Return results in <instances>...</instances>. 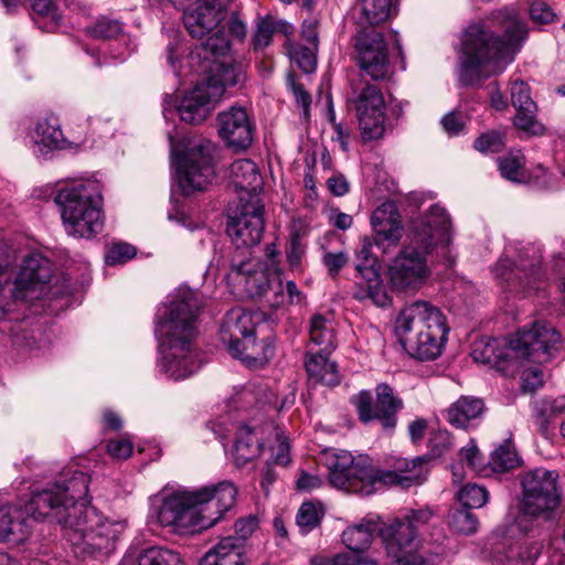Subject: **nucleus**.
Here are the masks:
<instances>
[{"label":"nucleus","instance_id":"1","mask_svg":"<svg viewBox=\"0 0 565 565\" xmlns=\"http://www.w3.org/2000/svg\"><path fill=\"white\" fill-rule=\"evenodd\" d=\"M89 477L77 469L64 470L56 481L33 492L25 513L34 520L52 518L64 527L76 557L108 556L125 530V523L109 519L88 505Z\"/></svg>","mask_w":565,"mask_h":565},{"label":"nucleus","instance_id":"2","mask_svg":"<svg viewBox=\"0 0 565 565\" xmlns=\"http://www.w3.org/2000/svg\"><path fill=\"white\" fill-rule=\"evenodd\" d=\"M202 300L198 291L180 287L156 316L157 367L168 379L184 380L200 369L193 341Z\"/></svg>","mask_w":565,"mask_h":565},{"label":"nucleus","instance_id":"3","mask_svg":"<svg viewBox=\"0 0 565 565\" xmlns=\"http://www.w3.org/2000/svg\"><path fill=\"white\" fill-rule=\"evenodd\" d=\"M494 19L502 24V39L483 24H471L462 34L459 78L465 85L502 73L527 36L516 8H503Z\"/></svg>","mask_w":565,"mask_h":565},{"label":"nucleus","instance_id":"4","mask_svg":"<svg viewBox=\"0 0 565 565\" xmlns=\"http://www.w3.org/2000/svg\"><path fill=\"white\" fill-rule=\"evenodd\" d=\"M237 487L221 481L192 490H178L154 498L157 520L177 534L194 533L215 525L236 503Z\"/></svg>","mask_w":565,"mask_h":565},{"label":"nucleus","instance_id":"5","mask_svg":"<svg viewBox=\"0 0 565 565\" xmlns=\"http://www.w3.org/2000/svg\"><path fill=\"white\" fill-rule=\"evenodd\" d=\"M450 232V217L439 205H433L426 215L414 221L409 242L388 265L392 288L403 292L418 290L430 276L428 256L438 244L449 243Z\"/></svg>","mask_w":565,"mask_h":565},{"label":"nucleus","instance_id":"6","mask_svg":"<svg viewBox=\"0 0 565 565\" xmlns=\"http://www.w3.org/2000/svg\"><path fill=\"white\" fill-rule=\"evenodd\" d=\"M329 482L347 492L370 495L383 486L409 488L420 484L428 473L427 460L417 457L401 459L394 470L375 469L367 456L354 458L347 450H330L326 454Z\"/></svg>","mask_w":565,"mask_h":565},{"label":"nucleus","instance_id":"7","mask_svg":"<svg viewBox=\"0 0 565 565\" xmlns=\"http://www.w3.org/2000/svg\"><path fill=\"white\" fill-rule=\"evenodd\" d=\"M52 264L41 254L26 256L13 273L8 248L0 246V319L19 303L42 297L52 277Z\"/></svg>","mask_w":565,"mask_h":565},{"label":"nucleus","instance_id":"8","mask_svg":"<svg viewBox=\"0 0 565 565\" xmlns=\"http://www.w3.org/2000/svg\"><path fill=\"white\" fill-rule=\"evenodd\" d=\"M64 228L70 236L93 238L104 228L103 199L92 181H74L61 188L55 196Z\"/></svg>","mask_w":565,"mask_h":565},{"label":"nucleus","instance_id":"9","mask_svg":"<svg viewBox=\"0 0 565 565\" xmlns=\"http://www.w3.org/2000/svg\"><path fill=\"white\" fill-rule=\"evenodd\" d=\"M171 160L179 189L185 195L204 191L214 177L215 145L205 138H183L175 141L168 134Z\"/></svg>","mask_w":565,"mask_h":565},{"label":"nucleus","instance_id":"10","mask_svg":"<svg viewBox=\"0 0 565 565\" xmlns=\"http://www.w3.org/2000/svg\"><path fill=\"white\" fill-rule=\"evenodd\" d=\"M558 473L537 468L524 473L522 478L523 500L522 513L516 518V526L522 531L529 530L523 525L527 516H539L555 510L561 501L557 489Z\"/></svg>","mask_w":565,"mask_h":565},{"label":"nucleus","instance_id":"11","mask_svg":"<svg viewBox=\"0 0 565 565\" xmlns=\"http://www.w3.org/2000/svg\"><path fill=\"white\" fill-rule=\"evenodd\" d=\"M561 345L559 332L546 321H535L531 328L522 329L509 342L505 356L518 360L520 369L525 361L548 362Z\"/></svg>","mask_w":565,"mask_h":565},{"label":"nucleus","instance_id":"12","mask_svg":"<svg viewBox=\"0 0 565 565\" xmlns=\"http://www.w3.org/2000/svg\"><path fill=\"white\" fill-rule=\"evenodd\" d=\"M348 108L355 111L363 140L383 137L385 131V102L381 90L362 78L351 82L347 97Z\"/></svg>","mask_w":565,"mask_h":565},{"label":"nucleus","instance_id":"13","mask_svg":"<svg viewBox=\"0 0 565 565\" xmlns=\"http://www.w3.org/2000/svg\"><path fill=\"white\" fill-rule=\"evenodd\" d=\"M541 252L535 246L522 247L515 259L505 255L493 267V275L500 282L521 289L525 295L540 290L544 285V275L540 269Z\"/></svg>","mask_w":565,"mask_h":565},{"label":"nucleus","instance_id":"14","mask_svg":"<svg viewBox=\"0 0 565 565\" xmlns=\"http://www.w3.org/2000/svg\"><path fill=\"white\" fill-rule=\"evenodd\" d=\"M354 60L361 72L373 81H383L392 73L387 44L374 28L361 26L353 36Z\"/></svg>","mask_w":565,"mask_h":565},{"label":"nucleus","instance_id":"15","mask_svg":"<svg viewBox=\"0 0 565 565\" xmlns=\"http://www.w3.org/2000/svg\"><path fill=\"white\" fill-rule=\"evenodd\" d=\"M265 230L264 204L260 198L245 200L241 196L235 209L228 215L227 234L237 248L257 245Z\"/></svg>","mask_w":565,"mask_h":565},{"label":"nucleus","instance_id":"16","mask_svg":"<svg viewBox=\"0 0 565 565\" xmlns=\"http://www.w3.org/2000/svg\"><path fill=\"white\" fill-rule=\"evenodd\" d=\"M275 273L279 270L269 268L257 258L235 255L227 273V281L246 297H264L267 300L273 291Z\"/></svg>","mask_w":565,"mask_h":565},{"label":"nucleus","instance_id":"17","mask_svg":"<svg viewBox=\"0 0 565 565\" xmlns=\"http://www.w3.org/2000/svg\"><path fill=\"white\" fill-rule=\"evenodd\" d=\"M351 401L362 423L379 420L385 430L395 428L396 414L403 407L402 399L396 397L393 388L384 383L376 386V405L373 404V397L369 391H361Z\"/></svg>","mask_w":565,"mask_h":565},{"label":"nucleus","instance_id":"18","mask_svg":"<svg viewBox=\"0 0 565 565\" xmlns=\"http://www.w3.org/2000/svg\"><path fill=\"white\" fill-rule=\"evenodd\" d=\"M232 0H198L183 13V22L193 38L212 32L227 15Z\"/></svg>","mask_w":565,"mask_h":565},{"label":"nucleus","instance_id":"19","mask_svg":"<svg viewBox=\"0 0 565 565\" xmlns=\"http://www.w3.org/2000/svg\"><path fill=\"white\" fill-rule=\"evenodd\" d=\"M371 226L374 244L384 254L396 247L404 234L402 216L391 201L382 203L373 211Z\"/></svg>","mask_w":565,"mask_h":565},{"label":"nucleus","instance_id":"20","mask_svg":"<svg viewBox=\"0 0 565 565\" xmlns=\"http://www.w3.org/2000/svg\"><path fill=\"white\" fill-rule=\"evenodd\" d=\"M222 97V87H209L199 83L188 92L177 106L181 120L195 125L204 121Z\"/></svg>","mask_w":565,"mask_h":565},{"label":"nucleus","instance_id":"21","mask_svg":"<svg viewBox=\"0 0 565 565\" xmlns=\"http://www.w3.org/2000/svg\"><path fill=\"white\" fill-rule=\"evenodd\" d=\"M435 316L444 318L439 309L426 301H415L404 307L395 322V333L401 344L405 347L408 343V338L427 329Z\"/></svg>","mask_w":565,"mask_h":565},{"label":"nucleus","instance_id":"22","mask_svg":"<svg viewBox=\"0 0 565 565\" xmlns=\"http://www.w3.org/2000/svg\"><path fill=\"white\" fill-rule=\"evenodd\" d=\"M379 534L387 554L397 562H403L417 546L415 524L409 520L396 519L379 529Z\"/></svg>","mask_w":565,"mask_h":565},{"label":"nucleus","instance_id":"23","mask_svg":"<svg viewBox=\"0 0 565 565\" xmlns=\"http://www.w3.org/2000/svg\"><path fill=\"white\" fill-rule=\"evenodd\" d=\"M218 127L222 139L235 150H245L252 145L253 127L245 108L232 107L221 113Z\"/></svg>","mask_w":565,"mask_h":565},{"label":"nucleus","instance_id":"24","mask_svg":"<svg viewBox=\"0 0 565 565\" xmlns=\"http://www.w3.org/2000/svg\"><path fill=\"white\" fill-rule=\"evenodd\" d=\"M511 103L516 110L514 125L518 129L530 135H543L544 126L536 119L537 107L531 97L526 83L515 79L511 83Z\"/></svg>","mask_w":565,"mask_h":565},{"label":"nucleus","instance_id":"25","mask_svg":"<svg viewBox=\"0 0 565 565\" xmlns=\"http://www.w3.org/2000/svg\"><path fill=\"white\" fill-rule=\"evenodd\" d=\"M447 332L445 317L440 319L435 316L430 326L417 335L408 338V343L404 348L418 360H434L441 353Z\"/></svg>","mask_w":565,"mask_h":565},{"label":"nucleus","instance_id":"26","mask_svg":"<svg viewBox=\"0 0 565 565\" xmlns=\"http://www.w3.org/2000/svg\"><path fill=\"white\" fill-rule=\"evenodd\" d=\"M29 147L36 157L46 158L55 150L63 149L65 138L56 118H41L28 132Z\"/></svg>","mask_w":565,"mask_h":565},{"label":"nucleus","instance_id":"27","mask_svg":"<svg viewBox=\"0 0 565 565\" xmlns=\"http://www.w3.org/2000/svg\"><path fill=\"white\" fill-rule=\"evenodd\" d=\"M255 321L252 312L243 308L231 309L223 318L220 339L228 352L241 345L247 337L255 333Z\"/></svg>","mask_w":565,"mask_h":565},{"label":"nucleus","instance_id":"28","mask_svg":"<svg viewBox=\"0 0 565 565\" xmlns=\"http://www.w3.org/2000/svg\"><path fill=\"white\" fill-rule=\"evenodd\" d=\"M231 182L241 196L252 200V196L260 198L262 177L256 164L248 159L236 160L230 168Z\"/></svg>","mask_w":565,"mask_h":565},{"label":"nucleus","instance_id":"29","mask_svg":"<svg viewBox=\"0 0 565 565\" xmlns=\"http://www.w3.org/2000/svg\"><path fill=\"white\" fill-rule=\"evenodd\" d=\"M499 345L498 339L482 338L475 341L471 356L478 363L498 365L505 374L513 375L520 370L519 361L505 356L509 344L503 350H500Z\"/></svg>","mask_w":565,"mask_h":565},{"label":"nucleus","instance_id":"30","mask_svg":"<svg viewBox=\"0 0 565 565\" xmlns=\"http://www.w3.org/2000/svg\"><path fill=\"white\" fill-rule=\"evenodd\" d=\"M200 565H249V561L246 555H243L239 541L221 539L206 552Z\"/></svg>","mask_w":565,"mask_h":565},{"label":"nucleus","instance_id":"31","mask_svg":"<svg viewBox=\"0 0 565 565\" xmlns=\"http://www.w3.org/2000/svg\"><path fill=\"white\" fill-rule=\"evenodd\" d=\"M30 533L28 520L15 505H0V541L22 542Z\"/></svg>","mask_w":565,"mask_h":565},{"label":"nucleus","instance_id":"32","mask_svg":"<svg viewBox=\"0 0 565 565\" xmlns=\"http://www.w3.org/2000/svg\"><path fill=\"white\" fill-rule=\"evenodd\" d=\"M230 353L233 358L241 360L247 367H260L273 356L274 347L268 340L256 341L254 334H252Z\"/></svg>","mask_w":565,"mask_h":565},{"label":"nucleus","instance_id":"33","mask_svg":"<svg viewBox=\"0 0 565 565\" xmlns=\"http://www.w3.org/2000/svg\"><path fill=\"white\" fill-rule=\"evenodd\" d=\"M330 353L321 349L318 353H307L305 366L311 380L333 386L339 383V375L335 363L329 359Z\"/></svg>","mask_w":565,"mask_h":565},{"label":"nucleus","instance_id":"34","mask_svg":"<svg viewBox=\"0 0 565 565\" xmlns=\"http://www.w3.org/2000/svg\"><path fill=\"white\" fill-rule=\"evenodd\" d=\"M379 529L373 519H362L359 523L348 526L342 532V543L350 551L363 554L371 546L373 535Z\"/></svg>","mask_w":565,"mask_h":565},{"label":"nucleus","instance_id":"35","mask_svg":"<svg viewBox=\"0 0 565 565\" xmlns=\"http://www.w3.org/2000/svg\"><path fill=\"white\" fill-rule=\"evenodd\" d=\"M263 449L256 431L248 426H242L237 434L233 448V460L241 467L256 459Z\"/></svg>","mask_w":565,"mask_h":565},{"label":"nucleus","instance_id":"36","mask_svg":"<svg viewBox=\"0 0 565 565\" xmlns=\"http://www.w3.org/2000/svg\"><path fill=\"white\" fill-rule=\"evenodd\" d=\"M483 402L471 396H461L447 409V420L457 428H466L470 420L483 412Z\"/></svg>","mask_w":565,"mask_h":565},{"label":"nucleus","instance_id":"37","mask_svg":"<svg viewBox=\"0 0 565 565\" xmlns=\"http://www.w3.org/2000/svg\"><path fill=\"white\" fill-rule=\"evenodd\" d=\"M306 300V296L300 291L292 280L282 282L281 273H275L273 291L267 296V303L271 308H281L290 305H300Z\"/></svg>","mask_w":565,"mask_h":565},{"label":"nucleus","instance_id":"38","mask_svg":"<svg viewBox=\"0 0 565 565\" xmlns=\"http://www.w3.org/2000/svg\"><path fill=\"white\" fill-rule=\"evenodd\" d=\"M309 337L310 342L319 347L322 352H332L335 348L332 319L321 313L313 315L309 322Z\"/></svg>","mask_w":565,"mask_h":565},{"label":"nucleus","instance_id":"39","mask_svg":"<svg viewBox=\"0 0 565 565\" xmlns=\"http://www.w3.org/2000/svg\"><path fill=\"white\" fill-rule=\"evenodd\" d=\"M212 75L202 82L209 87L221 86L222 94L226 87L235 86L244 77V70L239 63H218L213 61L211 66Z\"/></svg>","mask_w":565,"mask_h":565},{"label":"nucleus","instance_id":"40","mask_svg":"<svg viewBox=\"0 0 565 565\" xmlns=\"http://www.w3.org/2000/svg\"><path fill=\"white\" fill-rule=\"evenodd\" d=\"M360 23L370 28L388 20L394 11L393 0H358Z\"/></svg>","mask_w":565,"mask_h":565},{"label":"nucleus","instance_id":"41","mask_svg":"<svg viewBox=\"0 0 565 565\" xmlns=\"http://www.w3.org/2000/svg\"><path fill=\"white\" fill-rule=\"evenodd\" d=\"M120 565H184L179 553L162 547L150 546L145 548L138 556L135 564L130 559L125 558Z\"/></svg>","mask_w":565,"mask_h":565},{"label":"nucleus","instance_id":"42","mask_svg":"<svg viewBox=\"0 0 565 565\" xmlns=\"http://www.w3.org/2000/svg\"><path fill=\"white\" fill-rule=\"evenodd\" d=\"M365 284L361 286L354 291L353 296L355 299L363 301L370 299L374 305L379 307H385L390 303V297L385 290V287L382 285L380 274H375V278L373 277H361Z\"/></svg>","mask_w":565,"mask_h":565},{"label":"nucleus","instance_id":"43","mask_svg":"<svg viewBox=\"0 0 565 565\" xmlns=\"http://www.w3.org/2000/svg\"><path fill=\"white\" fill-rule=\"evenodd\" d=\"M525 158L521 151H511L507 157L498 159V167L501 175L512 182H524L526 180L524 171Z\"/></svg>","mask_w":565,"mask_h":565},{"label":"nucleus","instance_id":"44","mask_svg":"<svg viewBox=\"0 0 565 565\" xmlns=\"http://www.w3.org/2000/svg\"><path fill=\"white\" fill-rule=\"evenodd\" d=\"M374 239L371 241L369 237H363L360 243V247L356 250V265L355 269L361 277H373L377 270V259L373 254Z\"/></svg>","mask_w":565,"mask_h":565},{"label":"nucleus","instance_id":"45","mask_svg":"<svg viewBox=\"0 0 565 565\" xmlns=\"http://www.w3.org/2000/svg\"><path fill=\"white\" fill-rule=\"evenodd\" d=\"M449 527L461 535H472L477 532L479 521L469 509H456L448 516Z\"/></svg>","mask_w":565,"mask_h":565},{"label":"nucleus","instance_id":"46","mask_svg":"<svg viewBox=\"0 0 565 565\" xmlns=\"http://www.w3.org/2000/svg\"><path fill=\"white\" fill-rule=\"evenodd\" d=\"M542 545L531 543L529 545L512 546L505 555L502 565H535L541 554Z\"/></svg>","mask_w":565,"mask_h":565},{"label":"nucleus","instance_id":"47","mask_svg":"<svg viewBox=\"0 0 565 565\" xmlns=\"http://www.w3.org/2000/svg\"><path fill=\"white\" fill-rule=\"evenodd\" d=\"M519 457L510 443L495 448L491 455L489 465L494 472H504L519 465Z\"/></svg>","mask_w":565,"mask_h":565},{"label":"nucleus","instance_id":"48","mask_svg":"<svg viewBox=\"0 0 565 565\" xmlns=\"http://www.w3.org/2000/svg\"><path fill=\"white\" fill-rule=\"evenodd\" d=\"M323 516L321 503L305 502L297 513V524L302 533L313 530Z\"/></svg>","mask_w":565,"mask_h":565},{"label":"nucleus","instance_id":"49","mask_svg":"<svg viewBox=\"0 0 565 565\" xmlns=\"http://www.w3.org/2000/svg\"><path fill=\"white\" fill-rule=\"evenodd\" d=\"M317 51L318 46L315 45H295L289 51V55L305 73H312L317 66Z\"/></svg>","mask_w":565,"mask_h":565},{"label":"nucleus","instance_id":"50","mask_svg":"<svg viewBox=\"0 0 565 565\" xmlns=\"http://www.w3.org/2000/svg\"><path fill=\"white\" fill-rule=\"evenodd\" d=\"M230 47L228 40L226 39L223 31L218 30L212 35L207 36L205 41L201 43V51L199 56H203L204 60L214 57L216 61L218 56L224 55Z\"/></svg>","mask_w":565,"mask_h":565},{"label":"nucleus","instance_id":"51","mask_svg":"<svg viewBox=\"0 0 565 565\" xmlns=\"http://www.w3.org/2000/svg\"><path fill=\"white\" fill-rule=\"evenodd\" d=\"M276 30V22L270 15L258 18L256 21V29L253 34L254 49L263 50L268 46Z\"/></svg>","mask_w":565,"mask_h":565},{"label":"nucleus","instance_id":"52","mask_svg":"<svg viewBox=\"0 0 565 565\" xmlns=\"http://www.w3.org/2000/svg\"><path fill=\"white\" fill-rule=\"evenodd\" d=\"M458 498L466 509L483 507L488 501V491L478 484H466L459 491Z\"/></svg>","mask_w":565,"mask_h":565},{"label":"nucleus","instance_id":"53","mask_svg":"<svg viewBox=\"0 0 565 565\" xmlns=\"http://www.w3.org/2000/svg\"><path fill=\"white\" fill-rule=\"evenodd\" d=\"M473 147L482 153L499 152L504 147V135L500 131H487L475 140Z\"/></svg>","mask_w":565,"mask_h":565},{"label":"nucleus","instance_id":"54","mask_svg":"<svg viewBox=\"0 0 565 565\" xmlns=\"http://www.w3.org/2000/svg\"><path fill=\"white\" fill-rule=\"evenodd\" d=\"M136 256V248L127 243L111 244L105 254L107 265L116 266L124 264Z\"/></svg>","mask_w":565,"mask_h":565},{"label":"nucleus","instance_id":"55","mask_svg":"<svg viewBox=\"0 0 565 565\" xmlns=\"http://www.w3.org/2000/svg\"><path fill=\"white\" fill-rule=\"evenodd\" d=\"M87 30L94 39L109 40L117 38L122 29L118 21L103 18Z\"/></svg>","mask_w":565,"mask_h":565},{"label":"nucleus","instance_id":"56","mask_svg":"<svg viewBox=\"0 0 565 565\" xmlns=\"http://www.w3.org/2000/svg\"><path fill=\"white\" fill-rule=\"evenodd\" d=\"M258 527V520L256 516L249 515L244 519H239L235 523V535H228L225 539H234L241 542L243 555H246V540L256 531Z\"/></svg>","mask_w":565,"mask_h":565},{"label":"nucleus","instance_id":"57","mask_svg":"<svg viewBox=\"0 0 565 565\" xmlns=\"http://www.w3.org/2000/svg\"><path fill=\"white\" fill-rule=\"evenodd\" d=\"M529 14L531 20L539 24H548L556 19L554 10L541 0H534L529 3Z\"/></svg>","mask_w":565,"mask_h":565},{"label":"nucleus","instance_id":"58","mask_svg":"<svg viewBox=\"0 0 565 565\" xmlns=\"http://www.w3.org/2000/svg\"><path fill=\"white\" fill-rule=\"evenodd\" d=\"M32 10L40 17L47 19L52 28L60 25L61 14L52 0H29Z\"/></svg>","mask_w":565,"mask_h":565},{"label":"nucleus","instance_id":"59","mask_svg":"<svg viewBox=\"0 0 565 565\" xmlns=\"http://www.w3.org/2000/svg\"><path fill=\"white\" fill-rule=\"evenodd\" d=\"M460 457L471 470L477 472L483 470V459L475 440H470L467 446L460 449Z\"/></svg>","mask_w":565,"mask_h":565},{"label":"nucleus","instance_id":"60","mask_svg":"<svg viewBox=\"0 0 565 565\" xmlns=\"http://www.w3.org/2000/svg\"><path fill=\"white\" fill-rule=\"evenodd\" d=\"M429 449L434 456H441L452 445L450 433L445 429H439L431 433L429 437Z\"/></svg>","mask_w":565,"mask_h":565},{"label":"nucleus","instance_id":"61","mask_svg":"<svg viewBox=\"0 0 565 565\" xmlns=\"http://www.w3.org/2000/svg\"><path fill=\"white\" fill-rule=\"evenodd\" d=\"M334 565H379V563L371 557L364 556L362 553L355 552H341L333 555Z\"/></svg>","mask_w":565,"mask_h":565},{"label":"nucleus","instance_id":"62","mask_svg":"<svg viewBox=\"0 0 565 565\" xmlns=\"http://www.w3.org/2000/svg\"><path fill=\"white\" fill-rule=\"evenodd\" d=\"M522 390L524 392H534L543 384V372L539 366H529L522 371Z\"/></svg>","mask_w":565,"mask_h":565},{"label":"nucleus","instance_id":"63","mask_svg":"<svg viewBox=\"0 0 565 565\" xmlns=\"http://www.w3.org/2000/svg\"><path fill=\"white\" fill-rule=\"evenodd\" d=\"M287 84H288V87L290 88V90L292 92V95H294L297 104L302 107L303 115L308 116L309 108H310V105H311V96H310V94L290 74L287 77Z\"/></svg>","mask_w":565,"mask_h":565},{"label":"nucleus","instance_id":"64","mask_svg":"<svg viewBox=\"0 0 565 565\" xmlns=\"http://www.w3.org/2000/svg\"><path fill=\"white\" fill-rule=\"evenodd\" d=\"M134 449L132 441L128 438L113 439L107 444V452L115 459H127Z\"/></svg>","mask_w":565,"mask_h":565}]
</instances>
